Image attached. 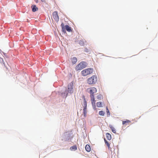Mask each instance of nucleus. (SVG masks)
I'll return each mask as SVG.
<instances>
[{"label":"nucleus","mask_w":158,"mask_h":158,"mask_svg":"<svg viewBox=\"0 0 158 158\" xmlns=\"http://www.w3.org/2000/svg\"><path fill=\"white\" fill-rule=\"evenodd\" d=\"M33 12H34L38 10V8L35 5H33L31 6Z\"/></svg>","instance_id":"10"},{"label":"nucleus","mask_w":158,"mask_h":158,"mask_svg":"<svg viewBox=\"0 0 158 158\" xmlns=\"http://www.w3.org/2000/svg\"><path fill=\"white\" fill-rule=\"evenodd\" d=\"M89 90L90 94V97L94 96V94L96 93L97 90L94 87H90L87 89Z\"/></svg>","instance_id":"6"},{"label":"nucleus","mask_w":158,"mask_h":158,"mask_svg":"<svg viewBox=\"0 0 158 158\" xmlns=\"http://www.w3.org/2000/svg\"><path fill=\"white\" fill-rule=\"evenodd\" d=\"M86 150L88 152H89L91 151V148L89 145L87 144L85 147Z\"/></svg>","instance_id":"14"},{"label":"nucleus","mask_w":158,"mask_h":158,"mask_svg":"<svg viewBox=\"0 0 158 158\" xmlns=\"http://www.w3.org/2000/svg\"><path fill=\"white\" fill-rule=\"evenodd\" d=\"M106 110H107L106 111H107V113L108 114H109L110 115V112L109 111V110H108V109L107 107H106Z\"/></svg>","instance_id":"23"},{"label":"nucleus","mask_w":158,"mask_h":158,"mask_svg":"<svg viewBox=\"0 0 158 158\" xmlns=\"http://www.w3.org/2000/svg\"><path fill=\"white\" fill-rule=\"evenodd\" d=\"M104 141H105V143L107 146L108 148H109L110 147V144L105 139H104Z\"/></svg>","instance_id":"19"},{"label":"nucleus","mask_w":158,"mask_h":158,"mask_svg":"<svg viewBox=\"0 0 158 158\" xmlns=\"http://www.w3.org/2000/svg\"><path fill=\"white\" fill-rule=\"evenodd\" d=\"M52 17L56 21L58 22L59 21V18L57 11L53 12L52 14Z\"/></svg>","instance_id":"7"},{"label":"nucleus","mask_w":158,"mask_h":158,"mask_svg":"<svg viewBox=\"0 0 158 158\" xmlns=\"http://www.w3.org/2000/svg\"><path fill=\"white\" fill-rule=\"evenodd\" d=\"M84 99V102L82 105L83 106L84 108H87V102L85 100V96H84L83 97Z\"/></svg>","instance_id":"11"},{"label":"nucleus","mask_w":158,"mask_h":158,"mask_svg":"<svg viewBox=\"0 0 158 158\" xmlns=\"http://www.w3.org/2000/svg\"><path fill=\"white\" fill-rule=\"evenodd\" d=\"M77 149V147L76 145H74L71 147L70 148V149L71 151H75Z\"/></svg>","instance_id":"16"},{"label":"nucleus","mask_w":158,"mask_h":158,"mask_svg":"<svg viewBox=\"0 0 158 158\" xmlns=\"http://www.w3.org/2000/svg\"><path fill=\"white\" fill-rule=\"evenodd\" d=\"M97 106L98 107H102V103L101 102H99L97 103Z\"/></svg>","instance_id":"17"},{"label":"nucleus","mask_w":158,"mask_h":158,"mask_svg":"<svg viewBox=\"0 0 158 158\" xmlns=\"http://www.w3.org/2000/svg\"><path fill=\"white\" fill-rule=\"evenodd\" d=\"M0 62L2 65L5 66L3 59L1 57H0Z\"/></svg>","instance_id":"18"},{"label":"nucleus","mask_w":158,"mask_h":158,"mask_svg":"<svg viewBox=\"0 0 158 158\" xmlns=\"http://www.w3.org/2000/svg\"><path fill=\"white\" fill-rule=\"evenodd\" d=\"M65 94H66V96L68 94V92L69 93L72 94L73 93V84L70 83L68 85V90L65 91Z\"/></svg>","instance_id":"5"},{"label":"nucleus","mask_w":158,"mask_h":158,"mask_svg":"<svg viewBox=\"0 0 158 158\" xmlns=\"http://www.w3.org/2000/svg\"><path fill=\"white\" fill-rule=\"evenodd\" d=\"M41 1L43 2H45V0H41Z\"/></svg>","instance_id":"24"},{"label":"nucleus","mask_w":158,"mask_h":158,"mask_svg":"<svg viewBox=\"0 0 158 158\" xmlns=\"http://www.w3.org/2000/svg\"><path fill=\"white\" fill-rule=\"evenodd\" d=\"M102 97V95H100V94H99V95H98L97 96V98L98 99H101V98Z\"/></svg>","instance_id":"22"},{"label":"nucleus","mask_w":158,"mask_h":158,"mask_svg":"<svg viewBox=\"0 0 158 158\" xmlns=\"http://www.w3.org/2000/svg\"><path fill=\"white\" fill-rule=\"evenodd\" d=\"M131 123V122L130 120L127 119L125 121H123L122 123L123 125L126 126L127 125L129 124V123Z\"/></svg>","instance_id":"9"},{"label":"nucleus","mask_w":158,"mask_h":158,"mask_svg":"<svg viewBox=\"0 0 158 158\" xmlns=\"http://www.w3.org/2000/svg\"><path fill=\"white\" fill-rule=\"evenodd\" d=\"M97 81V76L95 75H93L88 79L87 83L89 85L94 84Z\"/></svg>","instance_id":"4"},{"label":"nucleus","mask_w":158,"mask_h":158,"mask_svg":"<svg viewBox=\"0 0 158 158\" xmlns=\"http://www.w3.org/2000/svg\"><path fill=\"white\" fill-rule=\"evenodd\" d=\"M61 26L62 28V31L64 33H66V31H67L69 32H71L72 31L71 27L68 25L64 26L63 23H62Z\"/></svg>","instance_id":"2"},{"label":"nucleus","mask_w":158,"mask_h":158,"mask_svg":"<svg viewBox=\"0 0 158 158\" xmlns=\"http://www.w3.org/2000/svg\"><path fill=\"white\" fill-rule=\"evenodd\" d=\"M86 108H84L83 109L84 114L85 116L86 115Z\"/></svg>","instance_id":"21"},{"label":"nucleus","mask_w":158,"mask_h":158,"mask_svg":"<svg viewBox=\"0 0 158 158\" xmlns=\"http://www.w3.org/2000/svg\"><path fill=\"white\" fill-rule=\"evenodd\" d=\"M109 127L111 130L114 133H116V130L115 128L112 125H110Z\"/></svg>","instance_id":"13"},{"label":"nucleus","mask_w":158,"mask_h":158,"mask_svg":"<svg viewBox=\"0 0 158 158\" xmlns=\"http://www.w3.org/2000/svg\"><path fill=\"white\" fill-rule=\"evenodd\" d=\"M106 136L107 139L108 140H110L111 139V136L110 134L107 133L106 134Z\"/></svg>","instance_id":"15"},{"label":"nucleus","mask_w":158,"mask_h":158,"mask_svg":"<svg viewBox=\"0 0 158 158\" xmlns=\"http://www.w3.org/2000/svg\"><path fill=\"white\" fill-rule=\"evenodd\" d=\"M91 100V101L92 104L93 106V107L94 109L96 108V101L95 100L94 96L90 97Z\"/></svg>","instance_id":"8"},{"label":"nucleus","mask_w":158,"mask_h":158,"mask_svg":"<svg viewBox=\"0 0 158 158\" xmlns=\"http://www.w3.org/2000/svg\"><path fill=\"white\" fill-rule=\"evenodd\" d=\"M87 66L86 62L82 61L78 64L75 67V69L76 71H78L82 69L83 68H85Z\"/></svg>","instance_id":"3"},{"label":"nucleus","mask_w":158,"mask_h":158,"mask_svg":"<svg viewBox=\"0 0 158 158\" xmlns=\"http://www.w3.org/2000/svg\"><path fill=\"white\" fill-rule=\"evenodd\" d=\"M77 61V58L76 57H73L71 59V61L73 64H75Z\"/></svg>","instance_id":"12"},{"label":"nucleus","mask_w":158,"mask_h":158,"mask_svg":"<svg viewBox=\"0 0 158 158\" xmlns=\"http://www.w3.org/2000/svg\"><path fill=\"white\" fill-rule=\"evenodd\" d=\"M99 114L100 115L103 116L105 114V112L102 110H101L99 111Z\"/></svg>","instance_id":"20"},{"label":"nucleus","mask_w":158,"mask_h":158,"mask_svg":"<svg viewBox=\"0 0 158 158\" xmlns=\"http://www.w3.org/2000/svg\"><path fill=\"white\" fill-rule=\"evenodd\" d=\"M36 2H37L38 0H35Z\"/></svg>","instance_id":"25"},{"label":"nucleus","mask_w":158,"mask_h":158,"mask_svg":"<svg viewBox=\"0 0 158 158\" xmlns=\"http://www.w3.org/2000/svg\"><path fill=\"white\" fill-rule=\"evenodd\" d=\"M93 69L89 68L82 71L81 74L82 76H86L90 74L93 73Z\"/></svg>","instance_id":"1"}]
</instances>
